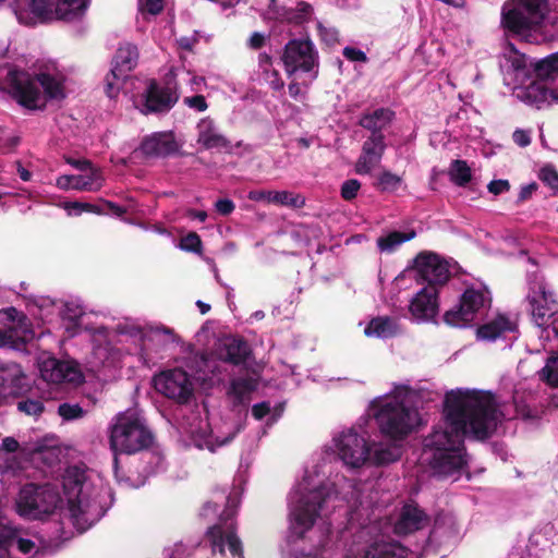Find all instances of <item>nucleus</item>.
I'll return each mask as SVG.
<instances>
[{
    "label": "nucleus",
    "mask_w": 558,
    "mask_h": 558,
    "mask_svg": "<svg viewBox=\"0 0 558 558\" xmlns=\"http://www.w3.org/2000/svg\"><path fill=\"white\" fill-rule=\"evenodd\" d=\"M446 429H435L425 437V449L433 450L432 466L449 476L466 464L464 438L477 441L489 439L501 422L495 395L490 391L466 390L446 395L444 402Z\"/></svg>",
    "instance_id": "nucleus-1"
},
{
    "label": "nucleus",
    "mask_w": 558,
    "mask_h": 558,
    "mask_svg": "<svg viewBox=\"0 0 558 558\" xmlns=\"http://www.w3.org/2000/svg\"><path fill=\"white\" fill-rule=\"evenodd\" d=\"M155 436L135 413H119L110 427L109 442L114 453L134 454L148 449Z\"/></svg>",
    "instance_id": "nucleus-2"
},
{
    "label": "nucleus",
    "mask_w": 558,
    "mask_h": 558,
    "mask_svg": "<svg viewBox=\"0 0 558 558\" xmlns=\"http://www.w3.org/2000/svg\"><path fill=\"white\" fill-rule=\"evenodd\" d=\"M375 418L381 434L392 440L405 439L420 423L417 410L397 399L384 402Z\"/></svg>",
    "instance_id": "nucleus-3"
},
{
    "label": "nucleus",
    "mask_w": 558,
    "mask_h": 558,
    "mask_svg": "<svg viewBox=\"0 0 558 558\" xmlns=\"http://www.w3.org/2000/svg\"><path fill=\"white\" fill-rule=\"evenodd\" d=\"M61 501L58 490L50 484H25L16 499L17 513L28 520H41L51 514Z\"/></svg>",
    "instance_id": "nucleus-4"
},
{
    "label": "nucleus",
    "mask_w": 558,
    "mask_h": 558,
    "mask_svg": "<svg viewBox=\"0 0 558 558\" xmlns=\"http://www.w3.org/2000/svg\"><path fill=\"white\" fill-rule=\"evenodd\" d=\"M7 92L10 97L20 106L28 110L44 109L46 102L43 100V94L37 86L36 73H31L24 69L12 68L8 71L4 78Z\"/></svg>",
    "instance_id": "nucleus-5"
},
{
    "label": "nucleus",
    "mask_w": 558,
    "mask_h": 558,
    "mask_svg": "<svg viewBox=\"0 0 558 558\" xmlns=\"http://www.w3.org/2000/svg\"><path fill=\"white\" fill-rule=\"evenodd\" d=\"M85 472L78 466H69L63 476V490L68 498L69 511L77 523L81 521L90 525L98 519L92 515V502L85 497Z\"/></svg>",
    "instance_id": "nucleus-6"
},
{
    "label": "nucleus",
    "mask_w": 558,
    "mask_h": 558,
    "mask_svg": "<svg viewBox=\"0 0 558 558\" xmlns=\"http://www.w3.org/2000/svg\"><path fill=\"white\" fill-rule=\"evenodd\" d=\"M138 61V49L134 44L123 43L117 49L111 70L105 76V94L109 98H116L128 74L136 66Z\"/></svg>",
    "instance_id": "nucleus-7"
},
{
    "label": "nucleus",
    "mask_w": 558,
    "mask_h": 558,
    "mask_svg": "<svg viewBox=\"0 0 558 558\" xmlns=\"http://www.w3.org/2000/svg\"><path fill=\"white\" fill-rule=\"evenodd\" d=\"M281 60L288 75L298 71L312 72L319 64L318 52L308 37L290 39L284 46Z\"/></svg>",
    "instance_id": "nucleus-8"
},
{
    "label": "nucleus",
    "mask_w": 558,
    "mask_h": 558,
    "mask_svg": "<svg viewBox=\"0 0 558 558\" xmlns=\"http://www.w3.org/2000/svg\"><path fill=\"white\" fill-rule=\"evenodd\" d=\"M24 313L15 307L0 311V347L20 349L34 338Z\"/></svg>",
    "instance_id": "nucleus-9"
},
{
    "label": "nucleus",
    "mask_w": 558,
    "mask_h": 558,
    "mask_svg": "<svg viewBox=\"0 0 558 558\" xmlns=\"http://www.w3.org/2000/svg\"><path fill=\"white\" fill-rule=\"evenodd\" d=\"M88 3L89 0H58L56 4L51 0H29L28 8L43 23L54 19L71 22L84 14Z\"/></svg>",
    "instance_id": "nucleus-10"
},
{
    "label": "nucleus",
    "mask_w": 558,
    "mask_h": 558,
    "mask_svg": "<svg viewBox=\"0 0 558 558\" xmlns=\"http://www.w3.org/2000/svg\"><path fill=\"white\" fill-rule=\"evenodd\" d=\"M324 489H314L302 496L291 511L292 526L299 537L311 530L326 502Z\"/></svg>",
    "instance_id": "nucleus-11"
},
{
    "label": "nucleus",
    "mask_w": 558,
    "mask_h": 558,
    "mask_svg": "<svg viewBox=\"0 0 558 558\" xmlns=\"http://www.w3.org/2000/svg\"><path fill=\"white\" fill-rule=\"evenodd\" d=\"M155 389L178 403H187L193 396V385L187 373L181 368L163 371L154 376Z\"/></svg>",
    "instance_id": "nucleus-12"
},
{
    "label": "nucleus",
    "mask_w": 558,
    "mask_h": 558,
    "mask_svg": "<svg viewBox=\"0 0 558 558\" xmlns=\"http://www.w3.org/2000/svg\"><path fill=\"white\" fill-rule=\"evenodd\" d=\"M336 447L340 459L352 468H360L371 459L369 445L353 429L343 432L336 439Z\"/></svg>",
    "instance_id": "nucleus-13"
},
{
    "label": "nucleus",
    "mask_w": 558,
    "mask_h": 558,
    "mask_svg": "<svg viewBox=\"0 0 558 558\" xmlns=\"http://www.w3.org/2000/svg\"><path fill=\"white\" fill-rule=\"evenodd\" d=\"M414 268L417 272V281L426 282V286L438 288L450 278L447 264L435 253L422 252L414 258Z\"/></svg>",
    "instance_id": "nucleus-14"
},
{
    "label": "nucleus",
    "mask_w": 558,
    "mask_h": 558,
    "mask_svg": "<svg viewBox=\"0 0 558 558\" xmlns=\"http://www.w3.org/2000/svg\"><path fill=\"white\" fill-rule=\"evenodd\" d=\"M143 98V113H166L178 102L179 95L171 87L160 86L157 81L153 78L148 81Z\"/></svg>",
    "instance_id": "nucleus-15"
},
{
    "label": "nucleus",
    "mask_w": 558,
    "mask_h": 558,
    "mask_svg": "<svg viewBox=\"0 0 558 558\" xmlns=\"http://www.w3.org/2000/svg\"><path fill=\"white\" fill-rule=\"evenodd\" d=\"M526 301L529 302L532 319L537 327L547 326L550 318L558 313V301L554 293L547 291L544 286H538L537 290H532L527 294Z\"/></svg>",
    "instance_id": "nucleus-16"
},
{
    "label": "nucleus",
    "mask_w": 558,
    "mask_h": 558,
    "mask_svg": "<svg viewBox=\"0 0 558 558\" xmlns=\"http://www.w3.org/2000/svg\"><path fill=\"white\" fill-rule=\"evenodd\" d=\"M438 288L434 286L423 287L411 300L409 311L417 320H433L438 315Z\"/></svg>",
    "instance_id": "nucleus-17"
},
{
    "label": "nucleus",
    "mask_w": 558,
    "mask_h": 558,
    "mask_svg": "<svg viewBox=\"0 0 558 558\" xmlns=\"http://www.w3.org/2000/svg\"><path fill=\"white\" fill-rule=\"evenodd\" d=\"M206 536L214 551L218 550L225 555V545L227 544L232 556L243 558L242 542L238 537L233 524L227 526L226 530L220 524H215L208 529Z\"/></svg>",
    "instance_id": "nucleus-18"
},
{
    "label": "nucleus",
    "mask_w": 558,
    "mask_h": 558,
    "mask_svg": "<svg viewBox=\"0 0 558 558\" xmlns=\"http://www.w3.org/2000/svg\"><path fill=\"white\" fill-rule=\"evenodd\" d=\"M140 149L145 157L165 158L174 155L179 145L172 132H156L142 141Z\"/></svg>",
    "instance_id": "nucleus-19"
},
{
    "label": "nucleus",
    "mask_w": 558,
    "mask_h": 558,
    "mask_svg": "<svg viewBox=\"0 0 558 558\" xmlns=\"http://www.w3.org/2000/svg\"><path fill=\"white\" fill-rule=\"evenodd\" d=\"M513 96L529 106L541 108L547 101L548 96L558 100V89L549 87L535 78L529 85L517 86L513 89Z\"/></svg>",
    "instance_id": "nucleus-20"
},
{
    "label": "nucleus",
    "mask_w": 558,
    "mask_h": 558,
    "mask_svg": "<svg viewBox=\"0 0 558 558\" xmlns=\"http://www.w3.org/2000/svg\"><path fill=\"white\" fill-rule=\"evenodd\" d=\"M40 374L44 380L52 384L74 383L81 376L74 366L56 357H49L43 362Z\"/></svg>",
    "instance_id": "nucleus-21"
},
{
    "label": "nucleus",
    "mask_w": 558,
    "mask_h": 558,
    "mask_svg": "<svg viewBox=\"0 0 558 558\" xmlns=\"http://www.w3.org/2000/svg\"><path fill=\"white\" fill-rule=\"evenodd\" d=\"M427 522V514L417 505L407 504L395 524V532L398 535H409L422 530Z\"/></svg>",
    "instance_id": "nucleus-22"
},
{
    "label": "nucleus",
    "mask_w": 558,
    "mask_h": 558,
    "mask_svg": "<svg viewBox=\"0 0 558 558\" xmlns=\"http://www.w3.org/2000/svg\"><path fill=\"white\" fill-rule=\"evenodd\" d=\"M251 354L248 342L241 337L227 339L219 350L220 360L232 365L244 364Z\"/></svg>",
    "instance_id": "nucleus-23"
},
{
    "label": "nucleus",
    "mask_w": 558,
    "mask_h": 558,
    "mask_svg": "<svg viewBox=\"0 0 558 558\" xmlns=\"http://www.w3.org/2000/svg\"><path fill=\"white\" fill-rule=\"evenodd\" d=\"M197 130V143L205 149H231L230 141L216 131L213 120L203 119L198 123Z\"/></svg>",
    "instance_id": "nucleus-24"
},
{
    "label": "nucleus",
    "mask_w": 558,
    "mask_h": 558,
    "mask_svg": "<svg viewBox=\"0 0 558 558\" xmlns=\"http://www.w3.org/2000/svg\"><path fill=\"white\" fill-rule=\"evenodd\" d=\"M409 550L398 542L377 539L366 546L363 558H408Z\"/></svg>",
    "instance_id": "nucleus-25"
},
{
    "label": "nucleus",
    "mask_w": 558,
    "mask_h": 558,
    "mask_svg": "<svg viewBox=\"0 0 558 558\" xmlns=\"http://www.w3.org/2000/svg\"><path fill=\"white\" fill-rule=\"evenodd\" d=\"M534 78L548 84L558 81V52L550 53L530 63Z\"/></svg>",
    "instance_id": "nucleus-26"
},
{
    "label": "nucleus",
    "mask_w": 558,
    "mask_h": 558,
    "mask_svg": "<svg viewBox=\"0 0 558 558\" xmlns=\"http://www.w3.org/2000/svg\"><path fill=\"white\" fill-rule=\"evenodd\" d=\"M501 24L504 28L512 34H526L536 26L515 4L508 11H502Z\"/></svg>",
    "instance_id": "nucleus-27"
},
{
    "label": "nucleus",
    "mask_w": 558,
    "mask_h": 558,
    "mask_svg": "<svg viewBox=\"0 0 558 558\" xmlns=\"http://www.w3.org/2000/svg\"><path fill=\"white\" fill-rule=\"evenodd\" d=\"M395 112L389 108H378L373 112H365L359 120V125L371 131V134L383 133L393 120Z\"/></svg>",
    "instance_id": "nucleus-28"
},
{
    "label": "nucleus",
    "mask_w": 558,
    "mask_h": 558,
    "mask_svg": "<svg viewBox=\"0 0 558 558\" xmlns=\"http://www.w3.org/2000/svg\"><path fill=\"white\" fill-rule=\"evenodd\" d=\"M515 326L505 316L498 315L495 319L483 324L476 329V338L480 340L495 341L507 331H513Z\"/></svg>",
    "instance_id": "nucleus-29"
},
{
    "label": "nucleus",
    "mask_w": 558,
    "mask_h": 558,
    "mask_svg": "<svg viewBox=\"0 0 558 558\" xmlns=\"http://www.w3.org/2000/svg\"><path fill=\"white\" fill-rule=\"evenodd\" d=\"M399 332V326L395 318L389 316H377L369 320L364 329L367 337L381 339L392 338Z\"/></svg>",
    "instance_id": "nucleus-30"
},
{
    "label": "nucleus",
    "mask_w": 558,
    "mask_h": 558,
    "mask_svg": "<svg viewBox=\"0 0 558 558\" xmlns=\"http://www.w3.org/2000/svg\"><path fill=\"white\" fill-rule=\"evenodd\" d=\"M37 86L44 90L43 101L59 100L65 97L63 81L48 72L36 73Z\"/></svg>",
    "instance_id": "nucleus-31"
},
{
    "label": "nucleus",
    "mask_w": 558,
    "mask_h": 558,
    "mask_svg": "<svg viewBox=\"0 0 558 558\" xmlns=\"http://www.w3.org/2000/svg\"><path fill=\"white\" fill-rule=\"evenodd\" d=\"M517 5L536 27L542 24L549 12L547 0H517Z\"/></svg>",
    "instance_id": "nucleus-32"
},
{
    "label": "nucleus",
    "mask_w": 558,
    "mask_h": 558,
    "mask_svg": "<svg viewBox=\"0 0 558 558\" xmlns=\"http://www.w3.org/2000/svg\"><path fill=\"white\" fill-rule=\"evenodd\" d=\"M460 304L465 310L464 315L475 319L477 312L484 306L485 294L481 290L468 288L460 296Z\"/></svg>",
    "instance_id": "nucleus-33"
},
{
    "label": "nucleus",
    "mask_w": 558,
    "mask_h": 558,
    "mask_svg": "<svg viewBox=\"0 0 558 558\" xmlns=\"http://www.w3.org/2000/svg\"><path fill=\"white\" fill-rule=\"evenodd\" d=\"M24 379L25 376L16 364L0 369V386L9 393H14L21 387V383Z\"/></svg>",
    "instance_id": "nucleus-34"
},
{
    "label": "nucleus",
    "mask_w": 558,
    "mask_h": 558,
    "mask_svg": "<svg viewBox=\"0 0 558 558\" xmlns=\"http://www.w3.org/2000/svg\"><path fill=\"white\" fill-rule=\"evenodd\" d=\"M386 149L384 133L371 134L362 146V154L379 163Z\"/></svg>",
    "instance_id": "nucleus-35"
},
{
    "label": "nucleus",
    "mask_w": 558,
    "mask_h": 558,
    "mask_svg": "<svg viewBox=\"0 0 558 558\" xmlns=\"http://www.w3.org/2000/svg\"><path fill=\"white\" fill-rule=\"evenodd\" d=\"M415 236V231L401 232L392 231L385 236L377 240V245L383 252L391 253L402 243L412 240Z\"/></svg>",
    "instance_id": "nucleus-36"
},
{
    "label": "nucleus",
    "mask_w": 558,
    "mask_h": 558,
    "mask_svg": "<svg viewBox=\"0 0 558 558\" xmlns=\"http://www.w3.org/2000/svg\"><path fill=\"white\" fill-rule=\"evenodd\" d=\"M450 181L458 186H465L472 180V171L468 162L462 159H454L448 171Z\"/></svg>",
    "instance_id": "nucleus-37"
},
{
    "label": "nucleus",
    "mask_w": 558,
    "mask_h": 558,
    "mask_svg": "<svg viewBox=\"0 0 558 558\" xmlns=\"http://www.w3.org/2000/svg\"><path fill=\"white\" fill-rule=\"evenodd\" d=\"M270 203L291 208H302L305 206V197L289 191H279L272 193Z\"/></svg>",
    "instance_id": "nucleus-38"
},
{
    "label": "nucleus",
    "mask_w": 558,
    "mask_h": 558,
    "mask_svg": "<svg viewBox=\"0 0 558 558\" xmlns=\"http://www.w3.org/2000/svg\"><path fill=\"white\" fill-rule=\"evenodd\" d=\"M256 388L257 381L252 377H240L232 379L230 385L231 393L239 401H242L245 396L253 392Z\"/></svg>",
    "instance_id": "nucleus-39"
},
{
    "label": "nucleus",
    "mask_w": 558,
    "mask_h": 558,
    "mask_svg": "<svg viewBox=\"0 0 558 558\" xmlns=\"http://www.w3.org/2000/svg\"><path fill=\"white\" fill-rule=\"evenodd\" d=\"M401 457V449L396 446L378 447L375 448L372 457L374 464L384 465L399 460Z\"/></svg>",
    "instance_id": "nucleus-40"
},
{
    "label": "nucleus",
    "mask_w": 558,
    "mask_h": 558,
    "mask_svg": "<svg viewBox=\"0 0 558 558\" xmlns=\"http://www.w3.org/2000/svg\"><path fill=\"white\" fill-rule=\"evenodd\" d=\"M464 313H465V310L462 307V305L459 302L454 307H452L451 310L447 311L444 314V322L448 326H451V327H459V328L466 327L473 320L471 319V317H469V316L466 317L464 315Z\"/></svg>",
    "instance_id": "nucleus-41"
},
{
    "label": "nucleus",
    "mask_w": 558,
    "mask_h": 558,
    "mask_svg": "<svg viewBox=\"0 0 558 558\" xmlns=\"http://www.w3.org/2000/svg\"><path fill=\"white\" fill-rule=\"evenodd\" d=\"M20 412L29 416H39L45 410L44 402L40 399L24 398L16 402Z\"/></svg>",
    "instance_id": "nucleus-42"
},
{
    "label": "nucleus",
    "mask_w": 558,
    "mask_h": 558,
    "mask_svg": "<svg viewBox=\"0 0 558 558\" xmlns=\"http://www.w3.org/2000/svg\"><path fill=\"white\" fill-rule=\"evenodd\" d=\"M82 181L85 187H82V191H97L102 186V175L99 169L93 167L85 171L84 174H81Z\"/></svg>",
    "instance_id": "nucleus-43"
},
{
    "label": "nucleus",
    "mask_w": 558,
    "mask_h": 558,
    "mask_svg": "<svg viewBox=\"0 0 558 558\" xmlns=\"http://www.w3.org/2000/svg\"><path fill=\"white\" fill-rule=\"evenodd\" d=\"M82 181L85 187H82V191H97L102 186V175L99 169L93 167L85 171L84 174H81Z\"/></svg>",
    "instance_id": "nucleus-44"
},
{
    "label": "nucleus",
    "mask_w": 558,
    "mask_h": 558,
    "mask_svg": "<svg viewBox=\"0 0 558 558\" xmlns=\"http://www.w3.org/2000/svg\"><path fill=\"white\" fill-rule=\"evenodd\" d=\"M179 247L185 252L195 254L203 253L202 239L195 231H190L186 235L182 236L179 242Z\"/></svg>",
    "instance_id": "nucleus-45"
},
{
    "label": "nucleus",
    "mask_w": 558,
    "mask_h": 558,
    "mask_svg": "<svg viewBox=\"0 0 558 558\" xmlns=\"http://www.w3.org/2000/svg\"><path fill=\"white\" fill-rule=\"evenodd\" d=\"M542 378L551 387H558V356L548 357L542 369Z\"/></svg>",
    "instance_id": "nucleus-46"
},
{
    "label": "nucleus",
    "mask_w": 558,
    "mask_h": 558,
    "mask_svg": "<svg viewBox=\"0 0 558 558\" xmlns=\"http://www.w3.org/2000/svg\"><path fill=\"white\" fill-rule=\"evenodd\" d=\"M401 181L402 179L399 175L390 171H384L378 177V182L376 186L381 192H393L399 187Z\"/></svg>",
    "instance_id": "nucleus-47"
},
{
    "label": "nucleus",
    "mask_w": 558,
    "mask_h": 558,
    "mask_svg": "<svg viewBox=\"0 0 558 558\" xmlns=\"http://www.w3.org/2000/svg\"><path fill=\"white\" fill-rule=\"evenodd\" d=\"M538 179L555 193H558V171L555 166L548 163L542 167L538 172Z\"/></svg>",
    "instance_id": "nucleus-48"
},
{
    "label": "nucleus",
    "mask_w": 558,
    "mask_h": 558,
    "mask_svg": "<svg viewBox=\"0 0 558 558\" xmlns=\"http://www.w3.org/2000/svg\"><path fill=\"white\" fill-rule=\"evenodd\" d=\"M85 410L77 403L72 404L68 402L60 403L58 407V414L64 421H73L82 418L85 415Z\"/></svg>",
    "instance_id": "nucleus-49"
},
{
    "label": "nucleus",
    "mask_w": 558,
    "mask_h": 558,
    "mask_svg": "<svg viewBox=\"0 0 558 558\" xmlns=\"http://www.w3.org/2000/svg\"><path fill=\"white\" fill-rule=\"evenodd\" d=\"M536 59H529L525 54L514 53L509 61L511 63V68L517 73H522L524 75L533 76L532 69L530 68V63L535 61Z\"/></svg>",
    "instance_id": "nucleus-50"
},
{
    "label": "nucleus",
    "mask_w": 558,
    "mask_h": 558,
    "mask_svg": "<svg viewBox=\"0 0 558 558\" xmlns=\"http://www.w3.org/2000/svg\"><path fill=\"white\" fill-rule=\"evenodd\" d=\"M17 531L15 529L3 526L0 529V555L8 551L16 543Z\"/></svg>",
    "instance_id": "nucleus-51"
},
{
    "label": "nucleus",
    "mask_w": 558,
    "mask_h": 558,
    "mask_svg": "<svg viewBox=\"0 0 558 558\" xmlns=\"http://www.w3.org/2000/svg\"><path fill=\"white\" fill-rule=\"evenodd\" d=\"M57 186L61 190H69V189H74V190H80L82 191V187H85L83 181H82V178H81V174H77V175H74V174H64V175H60L58 179H57Z\"/></svg>",
    "instance_id": "nucleus-52"
},
{
    "label": "nucleus",
    "mask_w": 558,
    "mask_h": 558,
    "mask_svg": "<svg viewBox=\"0 0 558 558\" xmlns=\"http://www.w3.org/2000/svg\"><path fill=\"white\" fill-rule=\"evenodd\" d=\"M360 189H361V183L359 180L349 179V180H345L341 184L340 195L344 201L351 202L354 198H356L357 192L360 191Z\"/></svg>",
    "instance_id": "nucleus-53"
},
{
    "label": "nucleus",
    "mask_w": 558,
    "mask_h": 558,
    "mask_svg": "<svg viewBox=\"0 0 558 558\" xmlns=\"http://www.w3.org/2000/svg\"><path fill=\"white\" fill-rule=\"evenodd\" d=\"M64 208L68 210L74 209L77 214H81L83 211L102 214L105 211L104 208L99 207L98 205L82 202L66 203Z\"/></svg>",
    "instance_id": "nucleus-54"
},
{
    "label": "nucleus",
    "mask_w": 558,
    "mask_h": 558,
    "mask_svg": "<svg viewBox=\"0 0 558 558\" xmlns=\"http://www.w3.org/2000/svg\"><path fill=\"white\" fill-rule=\"evenodd\" d=\"M60 315L63 320H69L70 323L77 325L78 320L83 316V311L73 304H65Z\"/></svg>",
    "instance_id": "nucleus-55"
},
{
    "label": "nucleus",
    "mask_w": 558,
    "mask_h": 558,
    "mask_svg": "<svg viewBox=\"0 0 558 558\" xmlns=\"http://www.w3.org/2000/svg\"><path fill=\"white\" fill-rule=\"evenodd\" d=\"M141 11L151 15H158L162 12L165 0H138Z\"/></svg>",
    "instance_id": "nucleus-56"
},
{
    "label": "nucleus",
    "mask_w": 558,
    "mask_h": 558,
    "mask_svg": "<svg viewBox=\"0 0 558 558\" xmlns=\"http://www.w3.org/2000/svg\"><path fill=\"white\" fill-rule=\"evenodd\" d=\"M377 163L375 160L361 154L355 163V171L359 174H368Z\"/></svg>",
    "instance_id": "nucleus-57"
},
{
    "label": "nucleus",
    "mask_w": 558,
    "mask_h": 558,
    "mask_svg": "<svg viewBox=\"0 0 558 558\" xmlns=\"http://www.w3.org/2000/svg\"><path fill=\"white\" fill-rule=\"evenodd\" d=\"M342 54L345 59L352 62H367L368 58L366 53L357 48L354 47H344Z\"/></svg>",
    "instance_id": "nucleus-58"
},
{
    "label": "nucleus",
    "mask_w": 558,
    "mask_h": 558,
    "mask_svg": "<svg viewBox=\"0 0 558 558\" xmlns=\"http://www.w3.org/2000/svg\"><path fill=\"white\" fill-rule=\"evenodd\" d=\"M183 102L197 111H205L208 108L207 101L203 95H194L191 97H185Z\"/></svg>",
    "instance_id": "nucleus-59"
},
{
    "label": "nucleus",
    "mask_w": 558,
    "mask_h": 558,
    "mask_svg": "<svg viewBox=\"0 0 558 558\" xmlns=\"http://www.w3.org/2000/svg\"><path fill=\"white\" fill-rule=\"evenodd\" d=\"M215 208H216L217 213H219L220 215L229 216L235 209V205L229 198H219L215 203Z\"/></svg>",
    "instance_id": "nucleus-60"
},
{
    "label": "nucleus",
    "mask_w": 558,
    "mask_h": 558,
    "mask_svg": "<svg viewBox=\"0 0 558 558\" xmlns=\"http://www.w3.org/2000/svg\"><path fill=\"white\" fill-rule=\"evenodd\" d=\"M487 187L492 194L499 195L510 190V183L508 180H493Z\"/></svg>",
    "instance_id": "nucleus-61"
},
{
    "label": "nucleus",
    "mask_w": 558,
    "mask_h": 558,
    "mask_svg": "<svg viewBox=\"0 0 558 558\" xmlns=\"http://www.w3.org/2000/svg\"><path fill=\"white\" fill-rule=\"evenodd\" d=\"M512 140L520 147H526L531 144L530 132L522 129H517L512 133Z\"/></svg>",
    "instance_id": "nucleus-62"
},
{
    "label": "nucleus",
    "mask_w": 558,
    "mask_h": 558,
    "mask_svg": "<svg viewBox=\"0 0 558 558\" xmlns=\"http://www.w3.org/2000/svg\"><path fill=\"white\" fill-rule=\"evenodd\" d=\"M537 189H538V185L536 182H532L530 184L522 186L519 192L517 203L521 204V203L530 199L532 197L533 193H535L537 191Z\"/></svg>",
    "instance_id": "nucleus-63"
},
{
    "label": "nucleus",
    "mask_w": 558,
    "mask_h": 558,
    "mask_svg": "<svg viewBox=\"0 0 558 558\" xmlns=\"http://www.w3.org/2000/svg\"><path fill=\"white\" fill-rule=\"evenodd\" d=\"M270 412L268 402H259L252 407V415L256 420H263Z\"/></svg>",
    "instance_id": "nucleus-64"
}]
</instances>
